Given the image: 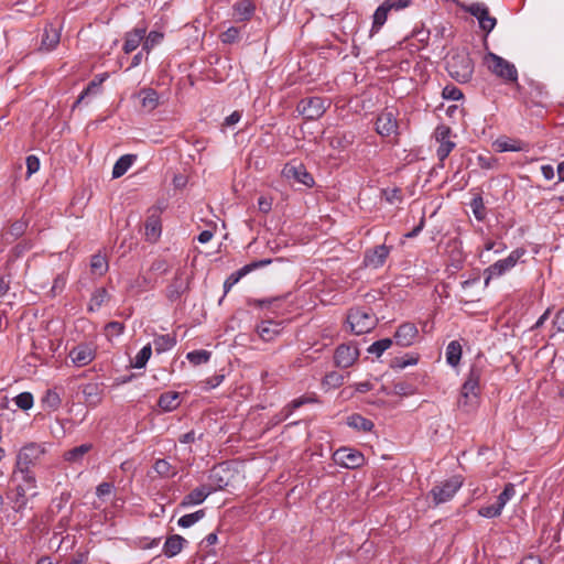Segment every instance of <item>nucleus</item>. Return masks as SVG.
Returning <instances> with one entry per match:
<instances>
[{
  "label": "nucleus",
  "instance_id": "1",
  "mask_svg": "<svg viewBox=\"0 0 564 564\" xmlns=\"http://www.w3.org/2000/svg\"><path fill=\"white\" fill-rule=\"evenodd\" d=\"M46 447L40 443H28L20 448L17 455L13 476L20 478L28 488L36 487L34 468L42 463Z\"/></svg>",
  "mask_w": 564,
  "mask_h": 564
},
{
  "label": "nucleus",
  "instance_id": "2",
  "mask_svg": "<svg viewBox=\"0 0 564 564\" xmlns=\"http://www.w3.org/2000/svg\"><path fill=\"white\" fill-rule=\"evenodd\" d=\"M481 371L479 368L473 366L469 370L467 379L462 386L457 405L465 412L475 410L479 403V380Z\"/></svg>",
  "mask_w": 564,
  "mask_h": 564
},
{
  "label": "nucleus",
  "instance_id": "3",
  "mask_svg": "<svg viewBox=\"0 0 564 564\" xmlns=\"http://www.w3.org/2000/svg\"><path fill=\"white\" fill-rule=\"evenodd\" d=\"M446 69L452 78L464 84L473 77L474 62L467 52H456L447 59Z\"/></svg>",
  "mask_w": 564,
  "mask_h": 564
},
{
  "label": "nucleus",
  "instance_id": "4",
  "mask_svg": "<svg viewBox=\"0 0 564 564\" xmlns=\"http://www.w3.org/2000/svg\"><path fill=\"white\" fill-rule=\"evenodd\" d=\"M347 322L354 334L361 335L372 330L378 318L369 307H352L347 315Z\"/></svg>",
  "mask_w": 564,
  "mask_h": 564
},
{
  "label": "nucleus",
  "instance_id": "5",
  "mask_svg": "<svg viewBox=\"0 0 564 564\" xmlns=\"http://www.w3.org/2000/svg\"><path fill=\"white\" fill-rule=\"evenodd\" d=\"M487 68L497 77L501 78L505 83H516L518 80V70L516 66L501 56L488 52L484 58Z\"/></svg>",
  "mask_w": 564,
  "mask_h": 564
},
{
  "label": "nucleus",
  "instance_id": "6",
  "mask_svg": "<svg viewBox=\"0 0 564 564\" xmlns=\"http://www.w3.org/2000/svg\"><path fill=\"white\" fill-rule=\"evenodd\" d=\"M523 254V249H516L511 251L507 258L498 260L488 268H486L484 271L485 285L487 286L492 279L500 278L508 271H510L512 268H514Z\"/></svg>",
  "mask_w": 564,
  "mask_h": 564
},
{
  "label": "nucleus",
  "instance_id": "7",
  "mask_svg": "<svg viewBox=\"0 0 564 564\" xmlns=\"http://www.w3.org/2000/svg\"><path fill=\"white\" fill-rule=\"evenodd\" d=\"M463 482V477L456 475L435 485L430 491V496L432 497L434 505L438 506L449 501L460 489Z\"/></svg>",
  "mask_w": 564,
  "mask_h": 564
},
{
  "label": "nucleus",
  "instance_id": "8",
  "mask_svg": "<svg viewBox=\"0 0 564 564\" xmlns=\"http://www.w3.org/2000/svg\"><path fill=\"white\" fill-rule=\"evenodd\" d=\"M330 101L322 97H307L297 102L296 110L306 120H317L329 108Z\"/></svg>",
  "mask_w": 564,
  "mask_h": 564
},
{
  "label": "nucleus",
  "instance_id": "9",
  "mask_svg": "<svg viewBox=\"0 0 564 564\" xmlns=\"http://www.w3.org/2000/svg\"><path fill=\"white\" fill-rule=\"evenodd\" d=\"M282 176L290 182L313 187L315 184L313 175L306 170L303 163L289 162L282 169Z\"/></svg>",
  "mask_w": 564,
  "mask_h": 564
},
{
  "label": "nucleus",
  "instance_id": "10",
  "mask_svg": "<svg viewBox=\"0 0 564 564\" xmlns=\"http://www.w3.org/2000/svg\"><path fill=\"white\" fill-rule=\"evenodd\" d=\"M518 98L525 104L542 106L547 98V91L538 83L530 82L528 86H521L517 83Z\"/></svg>",
  "mask_w": 564,
  "mask_h": 564
},
{
  "label": "nucleus",
  "instance_id": "11",
  "mask_svg": "<svg viewBox=\"0 0 564 564\" xmlns=\"http://www.w3.org/2000/svg\"><path fill=\"white\" fill-rule=\"evenodd\" d=\"M463 9L478 20L480 29L487 34L495 29L497 20L489 14V9L485 3L474 2Z\"/></svg>",
  "mask_w": 564,
  "mask_h": 564
},
{
  "label": "nucleus",
  "instance_id": "12",
  "mask_svg": "<svg viewBox=\"0 0 564 564\" xmlns=\"http://www.w3.org/2000/svg\"><path fill=\"white\" fill-rule=\"evenodd\" d=\"M410 4V0H384L373 13L372 32H378L388 19L391 10H401Z\"/></svg>",
  "mask_w": 564,
  "mask_h": 564
},
{
  "label": "nucleus",
  "instance_id": "13",
  "mask_svg": "<svg viewBox=\"0 0 564 564\" xmlns=\"http://www.w3.org/2000/svg\"><path fill=\"white\" fill-rule=\"evenodd\" d=\"M68 357L75 367H85L96 358V347L93 343H80L69 350Z\"/></svg>",
  "mask_w": 564,
  "mask_h": 564
},
{
  "label": "nucleus",
  "instance_id": "14",
  "mask_svg": "<svg viewBox=\"0 0 564 564\" xmlns=\"http://www.w3.org/2000/svg\"><path fill=\"white\" fill-rule=\"evenodd\" d=\"M230 477L231 470L226 466V464H220L210 469L208 482L205 485L206 487H209L210 492L213 494L226 488L230 482Z\"/></svg>",
  "mask_w": 564,
  "mask_h": 564
},
{
  "label": "nucleus",
  "instance_id": "15",
  "mask_svg": "<svg viewBox=\"0 0 564 564\" xmlns=\"http://www.w3.org/2000/svg\"><path fill=\"white\" fill-rule=\"evenodd\" d=\"M435 139L440 143L436 155L443 162L453 149L456 147L455 142L451 140L452 129L445 124H441L435 129Z\"/></svg>",
  "mask_w": 564,
  "mask_h": 564
},
{
  "label": "nucleus",
  "instance_id": "16",
  "mask_svg": "<svg viewBox=\"0 0 564 564\" xmlns=\"http://www.w3.org/2000/svg\"><path fill=\"white\" fill-rule=\"evenodd\" d=\"M376 131L381 137L398 135V121L392 110L386 109L378 115L376 120Z\"/></svg>",
  "mask_w": 564,
  "mask_h": 564
},
{
  "label": "nucleus",
  "instance_id": "17",
  "mask_svg": "<svg viewBox=\"0 0 564 564\" xmlns=\"http://www.w3.org/2000/svg\"><path fill=\"white\" fill-rule=\"evenodd\" d=\"M334 459L337 464L350 469L362 466L365 462V457L359 451L346 447L337 449Z\"/></svg>",
  "mask_w": 564,
  "mask_h": 564
},
{
  "label": "nucleus",
  "instance_id": "18",
  "mask_svg": "<svg viewBox=\"0 0 564 564\" xmlns=\"http://www.w3.org/2000/svg\"><path fill=\"white\" fill-rule=\"evenodd\" d=\"M359 350L354 344L339 345L334 355L336 366L348 368L358 359Z\"/></svg>",
  "mask_w": 564,
  "mask_h": 564
},
{
  "label": "nucleus",
  "instance_id": "19",
  "mask_svg": "<svg viewBox=\"0 0 564 564\" xmlns=\"http://www.w3.org/2000/svg\"><path fill=\"white\" fill-rule=\"evenodd\" d=\"M392 247L379 245L365 252L364 264L373 269L382 267L391 251Z\"/></svg>",
  "mask_w": 564,
  "mask_h": 564
},
{
  "label": "nucleus",
  "instance_id": "20",
  "mask_svg": "<svg viewBox=\"0 0 564 564\" xmlns=\"http://www.w3.org/2000/svg\"><path fill=\"white\" fill-rule=\"evenodd\" d=\"M272 262L271 259H262V260H258V261H253L249 264H246L243 265L241 269H239L238 271L231 273L224 282V291H225V294H227L230 289L237 284L239 282V280L241 278H243L245 275H247L248 273H250L251 271H253L254 269H259V268H262V267H265L268 264H270Z\"/></svg>",
  "mask_w": 564,
  "mask_h": 564
},
{
  "label": "nucleus",
  "instance_id": "21",
  "mask_svg": "<svg viewBox=\"0 0 564 564\" xmlns=\"http://www.w3.org/2000/svg\"><path fill=\"white\" fill-rule=\"evenodd\" d=\"M417 335V327L413 323H403L394 333V341L401 347H409L415 341Z\"/></svg>",
  "mask_w": 564,
  "mask_h": 564
},
{
  "label": "nucleus",
  "instance_id": "22",
  "mask_svg": "<svg viewBox=\"0 0 564 564\" xmlns=\"http://www.w3.org/2000/svg\"><path fill=\"white\" fill-rule=\"evenodd\" d=\"M188 290V279L183 271H177L172 283L167 286V297L171 301L178 300Z\"/></svg>",
  "mask_w": 564,
  "mask_h": 564
},
{
  "label": "nucleus",
  "instance_id": "23",
  "mask_svg": "<svg viewBox=\"0 0 564 564\" xmlns=\"http://www.w3.org/2000/svg\"><path fill=\"white\" fill-rule=\"evenodd\" d=\"M147 34V26H137L130 32L126 33L123 51L129 54L138 48V46L143 42Z\"/></svg>",
  "mask_w": 564,
  "mask_h": 564
},
{
  "label": "nucleus",
  "instance_id": "24",
  "mask_svg": "<svg viewBox=\"0 0 564 564\" xmlns=\"http://www.w3.org/2000/svg\"><path fill=\"white\" fill-rule=\"evenodd\" d=\"M212 495L209 487H206V485H200L199 487L193 489L191 492H188L186 496H184L182 502L180 503V507L187 508L191 506H196L203 503L206 498Z\"/></svg>",
  "mask_w": 564,
  "mask_h": 564
},
{
  "label": "nucleus",
  "instance_id": "25",
  "mask_svg": "<svg viewBox=\"0 0 564 564\" xmlns=\"http://www.w3.org/2000/svg\"><path fill=\"white\" fill-rule=\"evenodd\" d=\"M232 10L237 22H246L254 14L256 6L251 0H239L232 6Z\"/></svg>",
  "mask_w": 564,
  "mask_h": 564
},
{
  "label": "nucleus",
  "instance_id": "26",
  "mask_svg": "<svg viewBox=\"0 0 564 564\" xmlns=\"http://www.w3.org/2000/svg\"><path fill=\"white\" fill-rule=\"evenodd\" d=\"M187 544V540L180 534H172L166 538L163 545V554L166 557H174L182 552Z\"/></svg>",
  "mask_w": 564,
  "mask_h": 564
},
{
  "label": "nucleus",
  "instance_id": "27",
  "mask_svg": "<svg viewBox=\"0 0 564 564\" xmlns=\"http://www.w3.org/2000/svg\"><path fill=\"white\" fill-rule=\"evenodd\" d=\"M281 324L272 319L262 321L257 326V333L264 341L273 340L281 332Z\"/></svg>",
  "mask_w": 564,
  "mask_h": 564
},
{
  "label": "nucleus",
  "instance_id": "28",
  "mask_svg": "<svg viewBox=\"0 0 564 564\" xmlns=\"http://www.w3.org/2000/svg\"><path fill=\"white\" fill-rule=\"evenodd\" d=\"M61 34L57 28H54L52 24L44 29V33L42 35L40 50L50 52L54 50L59 43Z\"/></svg>",
  "mask_w": 564,
  "mask_h": 564
},
{
  "label": "nucleus",
  "instance_id": "29",
  "mask_svg": "<svg viewBox=\"0 0 564 564\" xmlns=\"http://www.w3.org/2000/svg\"><path fill=\"white\" fill-rule=\"evenodd\" d=\"M161 231H162L161 219H160V216L155 212V213L151 214L147 218V221H145L147 239L151 242H155L160 238Z\"/></svg>",
  "mask_w": 564,
  "mask_h": 564
},
{
  "label": "nucleus",
  "instance_id": "30",
  "mask_svg": "<svg viewBox=\"0 0 564 564\" xmlns=\"http://www.w3.org/2000/svg\"><path fill=\"white\" fill-rule=\"evenodd\" d=\"M176 336L174 334L155 335L153 346L156 354H163L171 350L176 345Z\"/></svg>",
  "mask_w": 564,
  "mask_h": 564
},
{
  "label": "nucleus",
  "instance_id": "31",
  "mask_svg": "<svg viewBox=\"0 0 564 564\" xmlns=\"http://www.w3.org/2000/svg\"><path fill=\"white\" fill-rule=\"evenodd\" d=\"M93 448V444L85 443L64 453L63 457L72 464L82 463L84 456Z\"/></svg>",
  "mask_w": 564,
  "mask_h": 564
},
{
  "label": "nucleus",
  "instance_id": "32",
  "mask_svg": "<svg viewBox=\"0 0 564 564\" xmlns=\"http://www.w3.org/2000/svg\"><path fill=\"white\" fill-rule=\"evenodd\" d=\"M347 425L361 432H370L375 426L372 421L358 413H354L347 417Z\"/></svg>",
  "mask_w": 564,
  "mask_h": 564
},
{
  "label": "nucleus",
  "instance_id": "33",
  "mask_svg": "<svg viewBox=\"0 0 564 564\" xmlns=\"http://www.w3.org/2000/svg\"><path fill=\"white\" fill-rule=\"evenodd\" d=\"M137 155L133 154H124L120 156L112 167V177L118 178L122 176L132 165Z\"/></svg>",
  "mask_w": 564,
  "mask_h": 564
},
{
  "label": "nucleus",
  "instance_id": "34",
  "mask_svg": "<svg viewBox=\"0 0 564 564\" xmlns=\"http://www.w3.org/2000/svg\"><path fill=\"white\" fill-rule=\"evenodd\" d=\"M178 398V392L169 391L160 395L158 404L164 411H173L180 404Z\"/></svg>",
  "mask_w": 564,
  "mask_h": 564
},
{
  "label": "nucleus",
  "instance_id": "35",
  "mask_svg": "<svg viewBox=\"0 0 564 564\" xmlns=\"http://www.w3.org/2000/svg\"><path fill=\"white\" fill-rule=\"evenodd\" d=\"M318 402V399L316 397L315 393H312V394H307V395H302L300 398H296L294 400H292L285 408H284V412H285V417L290 416L292 414L293 411L297 410L299 408L305 405V404H308V403H316Z\"/></svg>",
  "mask_w": 564,
  "mask_h": 564
},
{
  "label": "nucleus",
  "instance_id": "36",
  "mask_svg": "<svg viewBox=\"0 0 564 564\" xmlns=\"http://www.w3.org/2000/svg\"><path fill=\"white\" fill-rule=\"evenodd\" d=\"M462 358V345L452 340L446 347V361L449 366L456 367Z\"/></svg>",
  "mask_w": 564,
  "mask_h": 564
},
{
  "label": "nucleus",
  "instance_id": "37",
  "mask_svg": "<svg viewBox=\"0 0 564 564\" xmlns=\"http://www.w3.org/2000/svg\"><path fill=\"white\" fill-rule=\"evenodd\" d=\"M141 98V105L143 108L148 110H153L159 105V95L158 93L152 88H143L140 91Z\"/></svg>",
  "mask_w": 564,
  "mask_h": 564
},
{
  "label": "nucleus",
  "instance_id": "38",
  "mask_svg": "<svg viewBox=\"0 0 564 564\" xmlns=\"http://www.w3.org/2000/svg\"><path fill=\"white\" fill-rule=\"evenodd\" d=\"M154 470L164 478H173L177 475V467L171 465L166 459H156L153 465Z\"/></svg>",
  "mask_w": 564,
  "mask_h": 564
},
{
  "label": "nucleus",
  "instance_id": "39",
  "mask_svg": "<svg viewBox=\"0 0 564 564\" xmlns=\"http://www.w3.org/2000/svg\"><path fill=\"white\" fill-rule=\"evenodd\" d=\"M494 145L498 152H519L523 150L521 141L511 139H498Z\"/></svg>",
  "mask_w": 564,
  "mask_h": 564
},
{
  "label": "nucleus",
  "instance_id": "40",
  "mask_svg": "<svg viewBox=\"0 0 564 564\" xmlns=\"http://www.w3.org/2000/svg\"><path fill=\"white\" fill-rule=\"evenodd\" d=\"M104 80H105V76H102L100 78L93 79L87 85V87L80 93V95L78 96L77 100L74 104V107H76L79 104H82L85 100L86 97H88L90 95H96L99 91L100 85H101V83Z\"/></svg>",
  "mask_w": 564,
  "mask_h": 564
},
{
  "label": "nucleus",
  "instance_id": "41",
  "mask_svg": "<svg viewBox=\"0 0 564 564\" xmlns=\"http://www.w3.org/2000/svg\"><path fill=\"white\" fill-rule=\"evenodd\" d=\"M91 272L98 275H104L108 270V261L105 256L97 253L90 260Z\"/></svg>",
  "mask_w": 564,
  "mask_h": 564
},
{
  "label": "nucleus",
  "instance_id": "42",
  "mask_svg": "<svg viewBox=\"0 0 564 564\" xmlns=\"http://www.w3.org/2000/svg\"><path fill=\"white\" fill-rule=\"evenodd\" d=\"M470 208L473 210V214L475 218L478 221H482L486 218V207L484 204L482 196L480 194H477L470 202Z\"/></svg>",
  "mask_w": 564,
  "mask_h": 564
},
{
  "label": "nucleus",
  "instance_id": "43",
  "mask_svg": "<svg viewBox=\"0 0 564 564\" xmlns=\"http://www.w3.org/2000/svg\"><path fill=\"white\" fill-rule=\"evenodd\" d=\"M204 517H205V510L200 509L193 513H187V514L182 516L178 519L177 524L181 528H191L192 525L197 523L199 520H202Z\"/></svg>",
  "mask_w": 564,
  "mask_h": 564
},
{
  "label": "nucleus",
  "instance_id": "44",
  "mask_svg": "<svg viewBox=\"0 0 564 564\" xmlns=\"http://www.w3.org/2000/svg\"><path fill=\"white\" fill-rule=\"evenodd\" d=\"M151 355H152V347H151V344H148L137 354L132 366L137 369H141V368L145 367Z\"/></svg>",
  "mask_w": 564,
  "mask_h": 564
},
{
  "label": "nucleus",
  "instance_id": "45",
  "mask_svg": "<svg viewBox=\"0 0 564 564\" xmlns=\"http://www.w3.org/2000/svg\"><path fill=\"white\" fill-rule=\"evenodd\" d=\"M419 360L417 356L414 355H405L403 357H394L391 360L390 366L394 369H404L408 366L416 365Z\"/></svg>",
  "mask_w": 564,
  "mask_h": 564
},
{
  "label": "nucleus",
  "instance_id": "46",
  "mask_svg": "<svg viewBox=\"0 0 564 564\" xmlns=\"http://www.w3.org/2000/svg\"><path fill=\"white\" fill-rule=\"evenodd\" d=\"M163 40V33L159 31H151L143 40L142 51L150 52L155 45Z\"/></svg>",
  "mask_w": 564,
  "mask_h": 564
},
{
  "label": "nucleus",
  "instance_id": "47",
  "mask_svg": "<svg viewBox=\"0 0 564 564\" xmlns=\"http://www.w3.org/2000/svg\"><path fill=\"white\" fill-rule=\"evenodd\" d=\"M393 340L391 338H383L375 341L369 346L368 352L375 354L377 357H380L387 349L392 346Z\"/></svg>",
  "mask_w": 564,
  "mask_h": 564
},
{
  "label": "nucleus",
  "instance_id": "48",
  "mask_svg": "<svg viewBox=\"0 0 564 564\" xmlns=\"http://www.w3.org/2000/svg\"><path fill=\"white\" fill-rule=\"evenodd\" d=\"M212 354L210 351H207V350H193V351H189L186 356V358L188 359V361L195 366L197 365H200V364H205L209 360Z\"/></svg>",
  "mask_w": 564,
  "mask_h": 564
},
{
  "label": "nucleus",
  "instance_id": "49",
  "mask_svg": "<svg viewBox=\"0 0 564 564\" xmlns=\"http://www.w3.org/2000/svg\"><path fill=\"white\" fill-rule=\"evenodd\" d=\"M107 297H108V292L106 289H104V288L97 289L91 295L89 310L94 311L95 308H99L105 303Z\"/></svg>",
  "mask_w": 564,
  "mask_h": 564
},
{
  "label": "nucleus",
  "instance_id": "50",
  "mask_svg": "<svg viewBox=\"0 0 564 564\" xmlns=\"http://www.w3.org/2000/svg\"><path fill=\"white\" fill-rule=\"evenodd\" d=\"M83 394L85 397V401L88 403H97L99 402V389L95 383H88L83 388Z\"/></svg>",
  "mask_w": 564,
  "mask_h": 564
},
{
  "label": "nucleus",
  "instance_id": "51",
  "mask_svg": "<svg viewBox=\"0 0 564 564\" xmlns=\"http://www.w3.org/2000/svg\"><path fill=\"white\" fill-rule=\"evenodd\" d=\"M240 30L236 26L228 28L225 32L220 34V41L224 44H232L239 41Z\"/></svg>",
  "mask_w": 564,
  "mask_h": 564
},
{
  "label": "nucleus",
  "instance_id": "52",
  "mask_svg": "<svg viewBox=\"0 0 564 564\" xmlns=\"http://www.w3.org/2000/svg\"><path fill=\"white\" fill-rule=\"evenodd\" d=\"M14 402L21 410H30L33 406V395L30 392H22L14 398Z\"/></svg>",
  "mask_w": 564,
  "mask_h": 564
},
{
  "label": "nucleus",
  "instance_id": "53",
  "mask_svg": "<svg viewBox=\"0 0 564 564\" xmlns=\"http://www.w3.org/2000/svg\"><path fill=\"white\" fill-rule=\"evenodd\" d=\"M516 489L512 484H507L500 495L497 497L496 502L503 509L506 503L514 496Z\"/></svg>",
  "mask_w": 564,
  "mask_h": 564
},
{
  "label": "nucleus",
  "instance_id": "54",
  "mask_svg": "<svg viewBox=\"0 0 564 564\" xmlns=\"http://www.w3.org/2000/svg\"><path fill=\"white\" fill-rule=\"evenodd\" d=\"M502 508L497 503L481 507L478 513L484 518H496L501 514Z\"/></svg>",
  "mask_w": 564,
  "mask_h": 564
},
{
  "label": "nucleus",
  "instance_id": "55",
  "mask_svg": "<svg viewBox=\"0 0 564 564\" xmlns=\"http://www.w3.org/2000/svg\"><path fill=\"white\" fill-rule=\"evenodd\" d=\"M477 164L484 170H491V169L496 167L497 159L489 153L479 154L477 156Z\"/></svg>",
  "mask_w": 564,
  "mask_h": 564
},
{
  "label": "nucleus",
  "instance_id": "56",
  "mask_svg": "<svg viewBox=\"0 0 564 564\" xmlns=\"http://www.w3.org/2000/svg\"><path fill=\"white\" fill-rule=\"evenodd\" d=\"M61 402L62 400L59 394L54 390H48L43 398V403L54 410L61 405Z\"/></svg>",
  "mask_w": 564,
  "mask_h": 564
},
{
  "label": "nucleus",
  "instance_id": "57",
  "mask_svg": "<svg viewBox=\"0 0 564 564\" xmlns=\"http://www.w3.org/2000/svg\"><path fill=\"white\" fill-rule=\"evenodd\" d=\"M28 228V221L20 219L13 223L9 228V235L12 236L14 239L21 237Z\"/></svg>",
  "mask_w": 564,
  "mask_h": 564
},
{
  "label": "nucleus",
  "instance_id": "58",
  "mask_svg": "<svg viewBox=\"0 0 564 564\" xmlns=\"http://www.w3.org/2000/svg\"><path fill=\"white\" fill-rule=\"evenodd\" d=\"M445 99L459 100L463 98V93L455 86H445L442 93Z\"/></svg>",
  "mask_w": 564,
  "mask_h": 564
},
{
  "label": "nucleus",
  "instance_id": "59",
  "mask_svg": "<svg viewBox=\"0 0 564 564\" xmlns=\"http://www.w3.org/2000/svg\"><path fill=\"white\" fill-rule=\"evenodd\" d=\"M382 195L386 197V200L390 204L395 202H401L402 194L400 188H386L382 191Z\"/></svg>",
  "mask_w": 564,
  "mask_h": 564
},
{
  "label": "nucleus",
  "instance_id": "60",
  "mask_svg": "<svg viewBox=\"0 0 564 564\" xmlns=\"http://www.w3.org/2000/svg\"><path fill=\"white\" fill-rule=\"evenodd\" d=\"M40 169V160L35 155H29L26 158V174L28 177L36 173Z\"/></svg>",
  "mask_w": 564,
  "mask_h": 564
},
{
  "label": "nucleus",
  "instance_id": "61",
  "mask_svg": "<svg viewBox=\"0 0 564 564\" xmlns=\"http://www.w3.org/2000/svg\"><path fill=\"white\" fill-rule=\"evenodd\" d=\"M224 378V375H215L210 378H207L202 383L204 384L205 390H210L218 387L223 382Z\"/></svg>",
  "mask_w": 564,
  "mask_h": 564
},
{
  "label": "nucleus",
  "instance_id": "62",
  "mask_svg": "<svg viewBox=\"0 0 564 564\" xmlns=\"http://www.w3.org/2000/svg\"><path fill=\"white\" fill-rule=\"evenodd\" d=\"M241 119V112L236 110L234 111L232 113H230L229 116H227L223 122V127L224 128H231L234 127L236 123H238Z\"/></svg>",
  "mask_w": 564,
  "mask_h": 564
},
{
  "label": "nucleus",
  "instance_id": "63",
  "mask_svg": "<svg viewBox=\"0 0 564 564\" xmlns=\"http://www.w3.org/2000/svg\"><path fill=\"white\" fill-rule=\"evenodd\" d=\"M258 208L261 213L268 214L272 208V199L267 196H260L258 198Z\"/></svg>",
  "mask_w": 564,
  "mask_h": 564
},
{
  "label": "nucleus",
  "instance_id": "64",
  "mask_svg": "<svg viewBox=\"0 0 564 564\" xmlns=\"http://www.w3.org/2000/svg\"><path fill=\"white\" fill-rule=\"evenodd\" d=\"M554 326L561 333H564V306L555 314Z\"/></svg>",
  "mask_w": 564,
  "mask_h": 564
}]
</instances>
